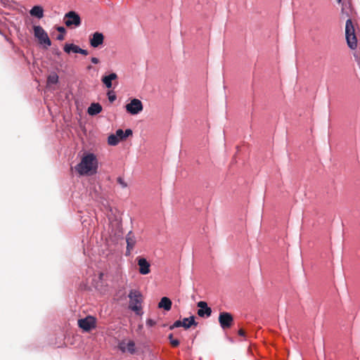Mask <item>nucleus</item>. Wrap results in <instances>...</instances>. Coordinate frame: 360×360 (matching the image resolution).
Here are the masks:
<instances>
[{
  "instance_id": "nucleus-1",
  "label": "nucleus",
  "mask_w": 360,
  "mask_h": 360,
  "mask_svg": "<svg viewBox=\"0 0 360 360\" xmlns=\"http://www.w3.org/2000/svg\"><path fill=\"white\" fill-rule=\"evenodd\" d=\"M98 160L93 153L84 155L79 164L75 167V170L81 176H91L96 173Z\"/></svg>"
},
{
  "instance_id": "nucleus-2",
  "label": "nucleus",
  "mask_w": 360,
  "mask_h": 360,
  "mask_svg": "<svg viewBox=\"0 0 360 360\" xmlns=\"http://www.w3.org/2000/svg\"><path fill=\"white\" fill-rule=\"evenodd\" d=\"M128 297L129 298V307L136 314H140L141 311L142 295L137 290H131Z\"/></svg>"
},
{
  "instance_id": "nucleus-3",
  "label": "nucleus",
  "mask_w": 360,
  "mask_h": 360,
  "mask_svg": "<svg viewBox=\"0 0 360 360\" xmlns=\"http://www.w3.org/2000/svg\"><path fill=\"white\" fill-rule=\"evenodd\" d=\"M345 35L348 46L351 49H355L357 46V40L354 33V27L351 19L346 21Z\"/></svg>"
},
{
  "instance_id": "nucleus-4",
  "label": "nucleus",
  "mask_w": 360,
  "mask_h": 360,
  "mask_svg": "<svg viewBox=\"0 0 360 360\" xmlns=\"http://www.w3.org/2000/svg\"><path fill=\"white\" fill-rule=\"evenodd\" d=\"M34 35L38 39L40 44L44 45L47 48L51 45V41L45 32V30L39 25H34L33 27Z\"/></svg>"
},
{
  "instance_id": "nucleus-5",
  "label": "nucleus",
  "mask_w": 360,
  "mask_h": 360,
  "mask_svg": "<svg viewBox=\"0 0 360 360\" xmlns=\"http://www.w3.org/2000/svg\"><path fill=\"white\" fill-rule=\"evenodd\" d=\"M63 22L70 28L77 27L81 25L80 16L75 11H69L63 18Z\"/></svg>"
},
{
  "instance_id": "nucleus-6",
  "label": "nucleus",
  "mask_w": 360,
  "mask_h": 360,
  "mask_svg": "<svg viewBox=\"0 0 360 360\" xmlns=\"http://www.w3.org/2000/svg\"><path fill=\"white\" fill-rule=\"evenodd\" d=\"M126 110L131 115H137L143 110V104L141 101L137 98H133L126 105Z\"/></svg>"
},
{
  "instance_id": "nucleus-7",
  "label": "nucleus",
  "mask_w": 360,
  "mask_h": 360,
  "mask_svg": "<svg viewBox=\"0 0 360 360\" xmlns=\"http://www.w3.org/2000/svg\"><path fill=\"white\" fill-rule=\"evenodd\" d=\"M219 323L222 329L229 328L233 323V317L229 312H221L219 316Z\"/></svg>"
},
{
  "instance_id": "nucleus-8",
  "label": "nucleus",
  "mask_w": 360,
  "mask_h": 360,
  "mask_svg": "<svg viewBox=\"0 0 360 360\" xmlns=\"http://www.w3.org/2000/svg\"><path fill=\"white\" fill-rule=\"evenodd\" d=\"M78 326L84 331H89L96 328V319L91 316H88L84 319H79Z\"/></svg>"
},
{
  "instance_id": "nucleus-9",
  "label": "nucleus",
  "mask_w": 360,
  "mask_h": 360,
  "mask_svg": "<svg viewBox=\"0 0 360 360\" xmlns=\"http://www.w3.org/2000/svg\"><path fill=\"white\" fill-rule=\"evenodd\" d=\"M104 42V35L99 32H95L89 36V44L93 48H98Z\"/></svg>"
},
{
  "instance_id": "nucleus-10",
  "label": "nucleus",
  "mask_w": 360,
  "mask_h": 360,
  "mask_svg": "<svg viewBox=\"0 0 360 360\" xmlns=\"http://www.w3.org/2000/svg\"><path fill=\"white\" fill-rule=\"evenodd\" d=\"M137 264L139 265V271L142 275H146L150 273V263L143 257H137Z\"/></svg>"
},
{
  "instance_id": "nucleus-11",
  "label": "nucleus",
  "mask_w": 360,
  "mask_h": 360,
  "mask_svg": "<svg viewBox=\"0 0 360 360\" xmlns=\"http://www.w3.org/2000/svg\"><path fill=\"white\" fill-rule=\"evenodd\" d=\"M197 306L200 308L198 310V315L200 317H210L212 314V309L207 306V302L200 301L198 302Z\"/></svg>"
},
{
  "instance_id": "nucleus-12",
  "label": "nucleus",
  "mask_w": 360,
  "mask_h": 360,
  "mask_svg": "<svg viewBox=\"0 0 360 360\" xmlns=\"http://www.w3.org/2000/svg\"><path fill=\"white\" fill-rule=\"evenodd\" d=\"M118 347L122 352H128L130 354H134L136 350L135 343L132 340L128 342L123 340L119 343Z\"/></svg>"
},
{
  "instance_id": "nucleus-13",
  "label": "nucleus",
  "mask_w": 360,
  "mask_h": 360,
  "mask_svg": "<svg viewBox=\"0 0 360 360\" xmlns=\"http://www.w3.org/2000/svg\"><path fill=\"white\" fill-rule=\"evenodd\" d=\"M127 255H129L136 243V237L131 231H129L126 236Z\"/></svg>"
},
{
  "instance_id": "nucleus-14",
  "label": "nucleus",
  "mask_w": 360,
  "mask_h": 360,
  "mask_svg": "<svg viewBox=\"0 0 360 360\" xmlns=\"http://www.w3.org/2000/svg\"><path fill=\"white\" fill-rule=\"evenodd\" d=\"M117 78V74L112 72L109 75L103 76L101 79V81L108 89H110L112 87V81L116 79Z\"/></svg>"
},
{
  "instance_id": "nucleus-15",
  "label": "nucleus",
  "mask_w": 360,
  "mask_h": 360,
  "mask_svg": "<svg viewBox=\"0 0 360 360\" xmlns=\"http://www.w3.org/2000/svg\"><path fill=\"white\" fill-rule=\"evenodd\" d=\"M102 111V106L98 103H93L88 108V113L90 115H96Z\"/></svg>"
},
{
  "instance_id": "nucleus-16",
  "label": "nucleus",
  "mask_w": 360,
  "mask_h": 360,
  "mask_svg": "<svg viewBox=\"0 0 360 360\" xmlns=\"http://www.w3.org/2000/svg\"><path fill=\"white\" fill-rule=\"evenodd\" d=\"M158 307L169 311L172 307V301L167 297H163L158 303Z\"/></svg>"
},
{
  "instance_id": "nucleus-17",
  "label": "nucleus",
  "mask_w": 360,
  "mask_h": 360,
  "mask_svg": "<svg viewBox=\"0 0 360 360\" xmlns=\"http://www.w3.org/2000/svg\"><path fill=\"white\" fill-rule=\"evenodd\" d=\"M193 325H197V323L195 321V317L193 316H190L188 318H184L182 320V327H184L186 329L189 328Z\"/></svg>"
},
{
  "instance_id": "nucleus-18",
  "label": "nucleus",
  "mask_w": 360,
  "mask_h": 360,
  "mask_svg": "<svg viewBox=\"0 0 360 360\" xmlns=\"http://www.w3.org/2000/svg\"><path fill=\"white\" fill-rule=\"evenodd\" d=\"M30 14L32 16H35L38 18L43 17V9L41 6H35L30 10Z\"/></svg>"
},
{
  "instance_id": "nucleus-19",
  "label": "nucleus",
  "mask_w": 360,
  "mask_h": 360,
  "mask_svg": "<svg viewBox=\"0 0 360 360\" xmlns=\"http://www.w3.org/2000/svg\"><path fill=\"white\" fill-rule=\"evenodd\" d=\"M79 48L80 47L74 44H66L64 46V51L67 53H70V52L78 53Z\"/></svg>"
},
{
  "instance_id": "nucleus-20",
  "label": "nucleus",
  "mask_w": 360,
  "mask_h": 360,
  "mask_svg": "<svg viewBox=\"0 0 360 360\" xmlns=\"http://www.w3.org/2000/svg\"><path fill=\"white\" fill-rule=\"evenodd\" d=\"M120 141L116 134H111L108 138V143L110 146H116Z\"/></svg>"
},
{
  "instance_id": "nucleus-21",
  "label": "nucleus",
  "mask_w": 360,
  "mask_h": 360,
  "mask_svg": "<svg viewBox=\"0 0 360 360\" xmlns=\"http://www.w3.org/2000/svg\"><path fill=\"white\" fill-rule=\"evenodd\" d=\"M58 81V76L56 73H52L49 75L47 82L49 84H55Z\"/></svg>"
},
{
  "instance_id": "nucleus-22",
  "label": "nucleus",
  "mask_w": 360,
  "mask_h": 360,
  "mask_svg": "<svg viewBox=\"0 0 360 360\" xmlns=\"http://www.w3.org/2000/svg\"><path fill=\"white\" fill-rule=\"evenodd\" d=\"M115 134L117 135V138L119 139L120 141H122L124 139V131L121 129H119L116 131L115 132Z\"/></svg>"
},
{
  "instance_id": "nucleus-23",
  "label": "nucleus",
  "mask_w": 360,
  "mask_h": 360,
  "mask_svg": "<svg viewBox=\"0 0 360 360\" xmlns=\"http://www.w3.org/2000/svg\"><path fill=\"white\" fill-rule=\"evenodd\" d=\"M178 327H182V321H181V320H177V321H176L173 323V325H172V326L169 327V328H170L171 330H172V329H174V328H178Z\"/></svg>"
},
{
  "instance_id": "nucleus-24",
  "label": "nucleus",
  "mask_w": 360,
  "mask_h": 360,
  "mask_svg": "<svg viewBox=\"0 0 360 360\" xmlns=\"http://www.w3.org/2000/svg\"><path fill=\"white\" fill-rule=\"evenodd\" d=\"M117 182L122 187L126 188L127 186V184L124 181V179L122 177H118L117 179Z\"/></svg>"
},
{
  "instance_id": "nucleus-25",
  "label": "nucleus",
  "mask_w": 360,
  "mask_h": 360,
  "mask_svg": "<svg viewBox=\"0 0 360 360\" xmlns=\"http://www.w3.org/2000/svg\"><path fill=\"white\" fill-rule=\"evenodd\" d=\"M124 139H125L126 138L132 135V131L130 129H127L125 131H124Z\"/></svg>"
},
{
  "instance_id": "nucleus-26",
  "label": "nucleus",
  "mask_w": 360,
  "mask_h": 360,
  "mask_svg": "<svg viewBox=\"0 0 360 360\" xmlns=\"http://www.w3.org/2000/svg\"><path fill=\"white\" fill-rule=\"evenodd\" d=\"M124 139H125L126 138L132 135V131L130 129H127L125 131H124Z\"/></svg>"
},
{
  "instance_id": "nucleus-27",
  "label": "nucleus",
  "mask_w": 360,
  "mask_h": 360,
  "mask_svg": "<svg viewBox=\"0 0 360 360\" xmlns=\"http://www.w3.org/2000/svg\"><path fill=\"white\" fill-rule=\"evenodd\" d=\"M155 324V321H153V319H148V320L146 321V325H147L148 326L152 327V326H153Z\"/></svg>"
},
{
  "instance_id": "nucleus-28",
  "label": "nucleus",
  "mask_w": 360,
  "mask_h": 360,
  "mask_svg": "<svg viewBox=\"0 0 360 360\" xmlns=\"http://www.w3.org/2000/svg\"><path fill=\"white\" fill-rule=\"evenodd\" d=\"M170 343L173 347H177L179 345V341L178 340L174 339L171 340Z\"/></svg>"
},
{
  "instance_id": "nucleus-29",
  "label": "nucleus",
  "mask_w": 360,
  "mask_h": 360,
  "mask_svg": "<svg viewBox=\"0 0 360 360\" xmlns=\"http://www.w3.org/2000/svg\"><path fill=\"white\" fill-rule=\"evenodd\" d=\"M78 53L86 56V55H88V51L85 49H82L79 48Z\"/></svg>"
},
{
  "instance_id": "nucleus-30",
  "label": "nucleus",
  "mask_w": 360,
  "mask_h": 360,
  "mask_svg": "<svg viewBox=\"0 0 360 360\" xmlns=\"http://www.w3.org/2000/svg\"><path fill=\"white\" fill-rule=\"evenodd\" d=\"M108 99L110 102H113L116 99V96L114 94L110 95V94H108Z\"/></svg>"
},
{
  "instance_id": "nucleus-31",
  "label": "nucleus",
  "mask_w": 360,
  "mask_h": 360,
  "mask_svg": "<svg viewBox=\"0 0 360 360\" xmlns=\"http://www.w3.org/2000/svg\"><path fill=\"white\" fill-rule=\"evenodd\" d=\"M91 61L92 63L94 64H98L99 63V60L98 58H96V57H92L91 58Z\"/></svg>"
},
{
  "instance_id": "nucleus-32",
  "label": "nucleus",
  "mask_w": 360,
  "mask_h": 360,
  "mask_svg": "<svg viewBox=\"0 0 360 360\" xmlns=\"http://www.w3.org/2000/svg\"><path fill=\"white\" fill-rule=\"evenodd\" d=\"M57 30L60 33H63L65 32V29L63 27H58Z\"/></svg>"
},
{
  "instance_id": "nucleus-33",
  "label": "nucleus",
  "mask_w": 360,
  "mask_h": 360,
  "mask_svg": "<svg viewBox=\"0 0 360 360\" xmlns=\"http://www.w3.org/2000/svg\"><path fill=\"white\" fill-rule=\"evenodd\" d=\"M245 331L243 329H240L238 330V335L240 336H245Z\"/></svg>"
},
{
  "instance_id": "nucleus-34",
  "label": "nucleus",
  "mask_w": 360,
  "mask_h": 360,
  "mask_svg": "<svg viewBox=\"0 0 360 360\" xmlns=\"http://www.w3.org/2000/svg\"><path fill=\"white\" fill-rule=\"evenodd\" d=\"M64 39V37L63 34H59L58 37H57V39L58 40H63Z\"/></svg>"
},
{
  "instance_id": "nucleus-35",
  "label": "nucleus",
  "mask_w": 360,
  "mask_h": 360,
  "mask_svg": "<svg viewBox=\"0 0 360 360\" xmlns=\"http://www.w3.org/2000/svg\"><path fill=\"white\" fill-rule=\"evenodd\" d=\"M172 337H173L172 334H169V340H170V341H171V340H174V339L172 338Z\"/></svg>"
},
{
  "instance_id": "nucleus-36",
  "label": "nucleus",
  "mask_w": 360,
  "mask_h": 360,
  "mask_svg": "<svg viewBox=\"0 0 360 360\" xmlns=\"http://www.w3.org/2000/svg\"><path fill=\"white\" fill-rule=\"evenodd\" d=\"M342 0H338V3H340Z\"/></svg>"
}]
</instances>
